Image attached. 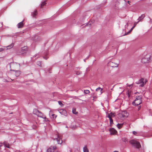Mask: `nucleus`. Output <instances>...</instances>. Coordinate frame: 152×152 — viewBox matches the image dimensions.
Returning a JSON list of instances; mask_svg holds the SVG:
<instances>
[{"instance_id":"1","label":"nucleus","mask_w":152,"mask_h":152,"mask_svg":"<svg viewBox=\"0 0 152 152\" xmlns=\"http://www.w3.org/2000/svg\"><path fill=\"white\" fill-rule=\"evenodd\" d=\"M33 113L38 116L43 118L46 119V117L40 111L37 109H35L33 110Z\"/></svg>"},{"instance_id":"2","label":"nucleus","mask_w":152,"mask_h":152,"mask_svg":"<svg viewBox=\"0 0 152 152\" xmlns=\"http://www.w3.org/2000/svg\"><path fill=\"white\" fill-rule=\"evenodd\" d=\"M129 143L132 145L135 146L137 148H139L141 146L140 143L136 140H131L129 141Z\"/></svg>"},{"instance_id":"3","label":"nucleus","mask_w":152,"mask_h":152,"mask_svg":"<svg viewBox=\"0 0 152 152\" xmlns=\"http://www.w3.org/2000/svg\"><path fill=\"white\" fill-rule=\"evenodd\" d=\"M147 81L146 79H144V78H142L137 81L136 83L137 84L140 85V87H142L144 86Z\"/></svg>"},{"instance_id":"4","label":"nucleus","mask_w":152,"mask_h":152,"mask_svg":"<svg viewBox=\"0 0 152 152\" xmlns=\"http://www.w3.org/2000/svg\"><path fill=\"white\" fill-rule=\"evenodd\" d=\"M128 115V114L127 112L126 111H123L121 112V113H119L118 115V117L119 118L121 119L122 118H125Z\"/></svg>"},{"instance_id":"5","label":"nucleus","mask_w":152,"mask_h":152,"mask_svg":"<svg viewBox=\"0 0 152 152\" xmlns=\"http://www.w3.org/2000/svg\"><path fill=\"white\" fill-rule=\"evenodd\" d=\"M141 96L137 97L135 100L133 102V104H140L142 102Z\"/></svg>"},{"instance_id":"6","label":"nucleus","mask_w":152,"mask_h":152,"mask_svg":"<svg viewBox=\"0 0 152 152\" xmlns=\"http://www.w3.org/2000/svg\"><path fill=\"white\" fill-rule=\"evenodd\" d=\"M48 152H58L56 149V146H51L47 149Z\"/></svg>"},{"instance_id":"7","label":"nucleus","mask_w":152,"mask_h":152,"mask_svg":"<svg viewBox=\"0 0 152 152\" xmlns=\"http://www.w3.org/2000/svg\"><path fill=\"white\" fill-rule=\"evenodd\" d=\"M57 137L53 138V140L57 141L58 144H61L62 143V141L61 140V139L59 137L58 134L57 135Z\"/></svg>"},{"instance_id":"8","label":"nucleus","mask_w":152,"mask_h":152,"mask_svg":"<svg viewBox=\"0 0 152 152\" xmlns=\"http://www.w3.org/2000/svg\"><path fill=\"white\" fill-rule=\"evenodd\" d=\"M20 66V64L16 63H11L10 64V67H13L15 68H18Z\"/></svg>"},{"instance_id":"9","label":"nucleus","mask_w":152,"mask_h":152,"mask_svg":"<svg viewBox=\"0 0 152 152\" xmlns=\"http://www.w3.org/2000/svg\"><path fill=\"white\" fill-rule=\"evenodd\" d=\"M109 65L112 67H117L118 66V64L117 63H113L112 62L110 61L108 63Z\"/></svg>"},{"instance_id":"10","label":"nucleus","mask_w":152,"mask_h":152,"mask_svg":"<svg viewBox=\"0 0 152 152\" xmlns=\"http://www.w3.org/2000/svg\"><path fill=\"white\" fill-rule=\"evenodd\" d=\"M28 50V48L26 46L21 48V53L22 54L26 53Z\"/></svg>"},{"instance_id":"11","label":"nucleus","mask_w":152,"mask_h":152,"mask_svg":"<svg viewBox=\"0 0 152 152\" xmlns=\"http://www.w3.org/2000/svg\"><path fill=\"white\" fill-rule=\"evenodd\" d=\"M149 60V58H144L142 59L141 61L143 63H146L148 62Z\"/></svg>"},{"instance_id":"12","label":"nucleus","mask_w":152,"mask_h":152,"mask_svg":"<svg viewBox=\"0 0 152 152\" xmlns=\"http://www.w3.org/2000/svg\"><path fill=\"white\" fill-rule=\"evenodd\" d=\"M110 134H115L117 132L116 130H115V129L113 128H112V129H110Z\"/></svg>"},{"instance_id":"13","label":"nucleus","mask_w":152,"mask_h":152,"mask_svg":"<svg viewBox=\"0 0 152 152\" xmlns=\"http://www.w3.org/2000/svg\"><path fill=\"white\" fill-rule=\"evenodd\" d=\"M145 17V15L144 14H142L140 17H139L138 20V21L137 22H138V23L140 21H142V20Z\"/></svg>"},{"instance_id":"14","label":"nucleus","mask_w":152,"mask_h":152,"mask_svg":"<svg viewBox=\"0 0 152 152\" xmlns=\"http://www.w3.org/2000/svg\"><path fill=\"white\" fill-rule=\"evenodd\" d=\"M23 20L22 22L19 23L17 25L18 27V28H21L23 27Z\"/></svg>"},{"instance_id":"15","label":"nucleus","mask_w":152,"mask_h":152,"mask_svg":"<svg viewBox=\"0 0 152 152\" xmlns=\"http://www.w3.org/2000/svg\"><path fill=\"white\" fill-rule=\"evenodd\" d=\"M3 144L5 147H7L8 148H10V146L8 142H7L4 141V142H3Z\"/></svg>"},{"instance_id":"16","label":"nucleus","mask_w":152,"mask_h":152,"mask_svg":"<svg viewBox=\"0 0 152 152\" xmlns=\"http://www.w3.org/2000/svg\"><path fill=\"white\" fill-rule=\"evenodd\" d=\"M115 113H111L108 114V118H112V117H115Z\"/></svg>"},{"instance_id":"17","label":"nucleus","mask_w":152,"mask_h":152,"mask_svg":"<svg viewBox=\"0 0 152 152\" xmlns=\"http://www.w3.org/2000/svg\"><path fill=\"white\" fill-rule=\"evenodd\" d=\"M138 23V22H135L134 24V26L131 29L130 31H129L127 34H126L125 35L128 34L131 31H132L133 29H134V27Z\"/></svg>"},{"instance_id":"18","label":"nucleus","mask_w":152,"mask_h":152,"mask_svg":"<svg viewBox=\"0 0 152 152\" xmlns=\"http://www.w3.org/2000/svg\"><path fill=\"white\" fill-rule=\"evenodd\" d=\"M37 14V10H35L32 13L31 15L33 17H35V16Z\"/></svg>"},{"instance_id":"19","label":"nucleus","mask_w":152,"mask_h":152,"mask_svg":"<svg viewBox=\"0 0 152 152\" xmlns=\"http://www.w3.org/2000/svg\"><path fill=\"white\" fill-rule=\"evenodd\" d=\"M20 73L19 71L17 70L15 72V75L16 77H18L20 75Z\"/></svg>"},{"instance_id":"20","label":"nucleus","mask_w":152,"mask_h":152,"mask_svg":"<svg viewBox=\"0 0 152 152\" xmlns=\"http://www.w3.org/2000/svg\"><path fill=\"white\" fill-rule=\"evenodd\" d=\"M84 152H89V151L87 148V146H85L83 148Z\"/></svg>"},{"instance_id":"21","label":"nucleus","mask_w":152,"mask_h":152,"mask_svg":"<svg viewBox=\"0 0 152 152\" xmlns=\"http://www.w3.org/2000/svg\"><path fill=\"white\" fill-rule=\"evenodd\" d=\"M50 115H51V118L54 119H55L57 117V115L54 114H52L51 113H50Z\"/></svg>"},{"instance_id":"22","label":"nucleus","mask_w":152,"mask_h":152,"mask_svg":"<svg viewBox=\"0 0 152 152\" xmlns=\"http://www.w3.org/2000/svg\"><path fill=\"white\" fill-rule=\"evenodd\" d=\"M123 124H117V127L119 129H120L122 126Z\"/></svg>"},{"instance_id":"23","label":"nucleus","mask_w":152,"mask_h":152,"mask_svg":"<svg viewBox=\"0 0 152 152\" xmlns=\"http://www.w3.org/2000/svg\"><path fill=\"white\" fill-rule=\"evenodd\" d=\"M14 45L13 43H11L10 45L7 47V49H10L12 48L14 46Z\"/></svg>"},{"instance_id":"24","label":"nucleus","mask_w":152,"mask_h":152,"mask_svg":"<svg viewBox=\"0 0 152 152\" xmlns=\"http://www.w3.org/2000/svg\"><path fill=\"white\" fill-rule=\"evenodd\" d=\"M72 112L73 113L77 114V112L76 111V110L75 108H73L72 110Z\"/></svg>"},{"instance_id":"25","label":"nucleus","mask_w":152,"mask_h":152,"mask_svg":"<svg viewBox=\"0 0 152 152\" xmlns=\"http://www.w3.org/2000/svg\"><path fill=\"white\" fill-rule=\"evenodd\" d=\"M99 90H100V92H101V93L102 94V89L100 87H98L96 90V91H98Z\"/></svg>"},{"instance_id":"26","label":"nucleus","mask_w":152,"mask_h":152,"mask_svg":"<svg viewBox=\"0 0 152 152\" xmlns=\"http://www.w3.org/2000/svg\"><path fill=\"white\" fill-rule=\"evenodd\" d=\"M84 92L85 94H88L90 93V92L89 90H84Z\"/></svg>"},{"instance_id":"27","label":"nucleus","mask_w":152,"mask_h":152,"mask_svg":"<svg viewBox=\"0 0 152 152\" xmlns=\"http://www.w3.org/2000/svg\"><path fill=\"white\" fill-rule=\"evenodd\" d=\"M110 121V124H112L113 123V120L111 118H109Z\"/></svg>"},{"instance_id":"28","label":"nucleus","mask_w":152,"mask_h":152,"mask_svg":"<svg viewBox=\"0 0 152 152\" xmlns=\"http://www.w3.org/2000/svg\"><path fill=\"white\" fill-rule=\"evenodd\" d=\"M46 4V3H45V1H44L43 2H42L41 4V8H42V7L45 4Z\"/></svg>"},{"instance_id":"29","label":"nucleus","mask_w":152,"mask_h":152,"mask_svg":"<svg viewBox=\"0 0 152 152\" xmlns=\"http://www.w3.org/2000/svg\"><path fill=\"white\" fill-rule=\"evenodd\" d=\"M37 64L38 65L41 66V61H39L37 62Z\"/></svg>"},{"instance_id":"30","label":"nucleus","mask_w":152,"mask_h":152,"mask_svg":"<svg viewBox=\"0 0 152 152\" xmlns=\"http://www.w3.org/2000/svg\"><path fill=\"white\" fill-rule=\"evenodd\" d=\"M70 127L72 129H75L76 128V126H71Z\"/></svg>"},{"instance_id":"31","label":"nucleus","mask_w":152,"mask_h":152,"mask_svg":"<svg viewBox=\"0 0 152 152\" xmlns=\"http://www.w3.org/2000/svg\"><path fill=\"white\" fill-rule=\"evenodd\" d=\"M123 140L124 142H126L128 140L127 138H124L123 139Z\"/></svg>"},{"instance_id":"32","label":"nucleus","mask_w":152,"mask_h":152,"mask_svg":"<svg viewBox=\"0 0 152 152\" xmlns=\"http://www.w3.org/2000/svg\"><path fill=\"white\" fill-rule=\"evenodd\" d=\"M132 133L133 134L135 135H137V132H135V131H133L132 132Z\"/></svg>"},{"instance_id":"33","label":"nucleus","mask_w":152,"mask_h":152,"mask_svg":"<svg viewBox=\"0 0 152 152\" xmlns=\"http://www.w3.org/2000/svg\"><path fill=\"white\" fill-rule=\"evenodd\" d=\"M4 50V49L2 48H0V52H1Z\"/></svg>"},{"instance_id":"34","label":"nucleus","mask_w":152,"mask_h":152,"mask_svg":"<svg viewBox=\"0 0 152 152\" xmlns=\"http://www.w3.org/2000/svg\"><path fill=\"white\" fill-rule=\"evenodd\" d=\"M58 103L59 104H63L61 101H58Z\"/></svg>"},{"instance_id":"35","label":"nucleus","mask_w":152,"mask_h":152,"mask_svg":"<svg viewBox=\"0 0 152 152\" xmlns=\"http://www.w3.org/2000/svg\"><path fill=\"white\" fill-rule=\"evenodd\" d=\"M2 143H0V150L1 149V147L2 146Z\"/></svg>"},{"instance_id":"36","label":"nucleus","mask_w":152,"mask_h":152,"mask_svg":"<svg viewBox=\"0 0 152 152\" xmlns=\"http://www.w3.org/2000/svg\"><path fill=\"white\" fill-rule=\"evenodd\" d=\"M43 58H45V59L46 60H47V59H48V58L47 57H43Z\"/></svg>"},{"instance_id":"37","label":"nucleus","mask_w":152,"mask_h":152,"mask_svg":"<svg viewBox=\"0 0 152 152\" xmlns=\"http://www.w3.org/2000/svg\"><path fill=\"white\" fill-rule=\"evenodd\" d=\"M76 74L77 75H79L80 74V73L79 72H77Z\"/></svg>"},{"instance_id":"38","label":"nucleus","mask_w":152,"mask_h":152,"mask_svg":"<svg viewBox=\"0 0 152 152\" xmlns=\"http://www.w3.org/2000/svg\"><path fill=\"white\" fill-rule=\"evenodd\" d=\"M128 97H129L130 96V95H129V92H128Z\"/></svg>"},{"instance_id":"39","label":"nucleus","mask_w":152,"mask_h":152,"mask_svg":"<svg viewBox=\"0 0 152 152\" xmlns=\"http://www.w3.org/2000/svg\"><path fill=\"white\" fill-rule=\"evenodd\" d=\"M38 55H37V54H36L35 55H34V56L35 57H36Z\"/></svg>"},{"instance_id":"40","label":"nucleus","mask_w":152,"mask_h":152,"mask_svg":"<svg viewBox=\"0 0 152 152\" xmlns=\"http://www.w3.org/2000/svg\"><path fill=\"white\" fill-rule=\"evenodd\" d=\"M87 58H88V57L87 58H86V59H84V61H85L87 59Z\"/></svg>"},{"instance_id":"41","label":"nucleus","mask_w":152,"mask_h":152,"mask_svg":"<svg viewBox=\"0 0 152 152\" xmlns=\"http://www.w3.org/2000/svg\"><path fill=\"white\" fill-rule=\"evenodd\" d=\"M138 107H138V109L139 110L140 108H141V106H139Z\"/></svg>"},{"instance_id":"42","label":"nucleus","mask_w":152,"mask_h":152,"mask_svg":"<svg viewBox=\"0 0 152 152\" xmlns=\"http://www.w3.org/2000/svg\"><path fill=\"white\" fill-rule=\"evenodd\" d=\"M130 2H130V1H127V3H128V4H129V3H130Z\"/></svg>"},{"instance_id":"43","label":"nucleus","mask_w":152,"mask_h":152,"mask_svg":"<svg viewBox=\"0 0 152 152\" xmlns=\"http://www.w3.org/2000/svg\"><path fill=\"white\" fill-rule=\"evenodd\" d=\"M118 152V151H114V152Z\"/></svg>"},{"instance_id":"44","label":"nucleus","mask_w":152,"mask_h":152,"mask_svg":"<svg viewBox=\"0 0 152 152\" xmlns=\"http://www.w3.org/2000/svg\"><path fill=\"white\" fill-rule=\"evenodd\" d=\"M39 56H38L37 57V58H39Z\"/></svg>"},{"instance_id":"45","label":"nucleus","mask_w":152,"mask_h":152,"mask_svg":"<svg viewBox=\"0 0 152 152\" xmlns=\"http://www.w3.org/2000/svg\"><path fill=\"white\" fill-rule=\"evenodd\" d=\"M63 111H64V112H66V111H65V110H64Z\"/></svg>"},{"instance_id":"46","label":"nucleus","mask_w":152,"mask_h":152,"mask_svg":"<svg viewBox=\"0 0 152 152\" xmlns=\"http://www.w3.org/2000/svg\"><path fill=\"white\" fill-rule=\"evenodd\" d=\"M126 25H127V26H128V23H126Z\"/></svg>"},{"instance_id":"47","label":"nucleus","mask_w":152,"mask_h":152,"mask_svg":"<svg viewBox=\"0 0 152 152\" xmlns=\"http://www.w3.org/2000/svg\"><path fill=\"white\" fill-rule=\"evenodd\" d=\"M66 128H67V127H67V126H66Z\"/></svg>"}]
</instances>
